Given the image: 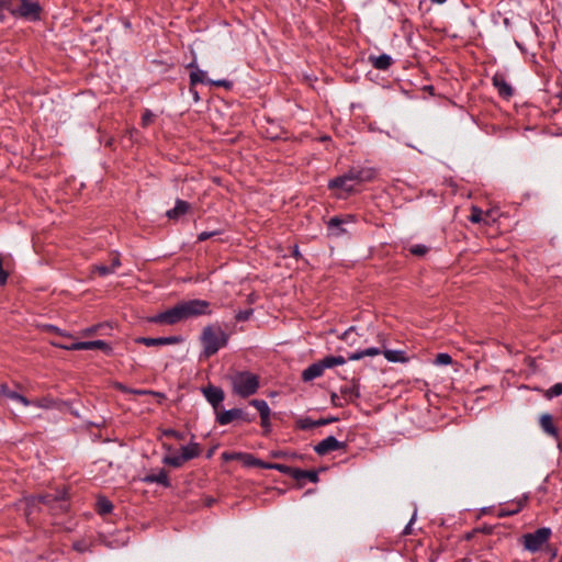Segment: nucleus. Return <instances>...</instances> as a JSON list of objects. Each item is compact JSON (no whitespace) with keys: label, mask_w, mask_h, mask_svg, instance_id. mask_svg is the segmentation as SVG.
<instances>
[{"label":"nucleus","mask_w":562,"mask_h":562,"mask_svg":"<svg viewBox=\"0 0 562 562\" xmlns=\"http://www.w3.org/2000/svg\"><path fill=\"white\" fill-rule=\"evenodd\" d=\"M353 327H350L348 330H346L342 335V339H348L349 335L352 333Z\"/></svg>","instance_id":"64"},{"label":"nucleus","mask_w":562,"mask_h":562,"mask_svg":"<svg viewBox=\"0 0 562 562\" xmlns=\"http://www.w3.org/2000/svg\"><path fill=\"white\" fill-rule=\"evenodd\" d=\"M258 468H262V469H273V463H269V462H265L262 460H260V464Z\"/></svg>","instance_id":"61"},{"label":"nucleus","mask_w":562,"mask_h":562,"mask_svg":"<svg viewBox=\"0 0 562 562\" xmlns=\"http://www.w3.org/2000/svg\"><path fill=\"white\" fill-rule=\"evenodd\" d=\"M370 61L375 69L386 70L392 65V58L387 54L370 56Z\"/></svg>","instance_id":"23"},{"label":"nucleus","mask_w":562,"mask_h":562,"mask_svg":"<svg viewBox=\"0 0 562 562\" xmlns=\"http://www.w3.org/2000/svg\"><path fill=\"white\" fill-rule=\"evenodd\" d=\"M201 453L200 445L196 442H190L188 446L181 447V456L186 461L192 460L199 457Z\"/></svg>","instance_id":"24"},{"label":"nucleus","mask_w":562,"mask_h":562,"mask_svg":"<svg viewBox=\"0 0 562 562\" xmlns=\"http://www.w3.org/2000/svg\"><path fill=\"white\" fill-rule=\"evenodd\" d=\"M57 402L49 397H43L37 402V405L43 408H52L55 407Z\"/></svg>","instance_id":"43"},{"label":"nucleus","mask_w":562,"mask_h":562,"mask_svg":"<svg viewBox=\"0 0 562 562\" xmlns=\"http://www.w3.org/2000/svg\"><path fill=\"white\" fill-rule=\"evenodd\" d=\"M15 16L23 18L29 21H37L41 19L42 7L38 1L20 0L19 7L15 9Z\"/></svg>","instance_id":"6"},{"label":"nucleus","mask_w":562,"mask_h":562,"mask_svg":"<svg viewBox=\"0 0 562 562\" xmlns=\"http://www.w3.org/2000/svg\"><path fill=\"white\" fill-rule=\"evenodd\" d=\"M547 550L550 552V554H551V559H554V558L557 557V554H558V550H557V548H552V547H549V546H548V547H547Z\"/></svg>","instance_id":"62"},{"label":"nucleus","mask_w":562,"mask_h":562,"mask_svg":"<svg viewBox=\"0 0 562 562\" xmlns=\"http://www.w3.org/2000/svg\"><path fill=\"white\" fill-rule=\"evenodd\" d=\"M270 456L272 458L279 459V458H288L289 453L282 450L271 451Z\"/></svg>","instance_id":"51"},{"label":"nucleus","mask_w":562,"mask_h":562,"mask_svg":"<svg viewBox=\"0 0 562 562\" xmlns=\"http://www.w3.org/2000/svg\"><path fill=\"white\" fill-rule=\"evenodd\" d=\"M115 389L123 392V393H131L133 394V389L127 387L126 385L122 383H115Z\"/></svg>","instance_id":"52"},{"label":"nucleus","mask_w":562,"mask_h":562,"mask_svg":"<svg viewBox=\"0 0 562 562\" xmlns=\"http://www.w3.org/2000/svg\"><path fill=\"white\" fill-rule=\"evenodd\" d=\"M109 327L106 324H98L82 330L83 336L95 335L100 329Z\"/></svg>","instance_id":"40"},{"label":"nucleus","mask_w":562,"mask_h":562,"mask_svg":"<svg viewBox=\"0 0 562 562\" xmlns=\"http://www.w3.org/2000/svg\"><path fill=\"white\" fill-rule=\"evenodd\" d=\"M252 313H254L252 308L243 310V311H239L235 315V318H236L237 322H246V321H248L250 318Z\"/></svg>","instance_id":"41"},{"label":"nucleus","mask_w":562,"mask_h":562,"mask_svg":"<svg viewBox=\"0 0 562 562\" xmlns=\"http://www.w3.org/2000/svg\"><path fill=\"white\" fill-rule=\"evenodd\" d=\"M330 401H331L334 406H337V407H342L344 406V404L340 402L339 396L336 393L331 394Z\"/></svg>","instance_id":"53"},{"label":"nucleus","mask_w":562,"mask_h":562,"mask_svg":"<svg viewBox=\"0 0 562 562\" xmlns=\"http://www.w3.org/2000/svg\"><path fill=\"white\" fill-rule=\"evenodd\" d=\"M181 336H169V337H139L135 341L138 344H143L147 347H154V346H165V345H176L180 344L182 341Z\"/></svg>","instance_id":"11"},{"label":"nucleus","mask_w":562,"mask_h":562,"mask_svg":"<svg viewBox=\"0 0 562 562\" xmlns=\"http://www.w3.org/2000/svg\"><path fill=\"white\" fill-rule=\"evenodd\" d=\"M338 422V417H327V418H321L318 420H316V424L317 426H325V425H328V424H331V423H336Z\"/></svg>","instance_id":"48"},{"label":"nucleus","mask_w":562,"mask_h":562,"mask_svg":"<svg viewBox=\"0 0 562 562\" xmlns=\"http://www.w3.org/2000/svg\"><path fill=\"white\" fill-rule=\"evenodd\" d=\"M493 86L496 88L501 98L508 100L514 94L513 87L506 81L505 76L496 72L492 78Z\"/></svg>","instance_id":"13"},{"label":"nucleus","mask_w":562,"mask_h":562,"mask_svg":"<svg viewBox=\"0 0 562 562\" xmlns=\"http://www.w3.org/2000/svg\"><path fill=\"white\" fill-rule=\"evenodd\" d=\"M273 470H277L283 474L290 475L292 479H294L296 468H292V467L281 464V463H273Z\"/></svg>","instance_id":"37"},{"label":"nucleus","mask_w":562,"mask_h":562,"mask_svg":"<svg viewBox=\"0 0 562 562\" xmlns=\"http://www.w3.org/2000/svg\"><path fill=\"white\" fill-rule=\"evenodd\" d=\"M353 218L355 217L352 215H346L344 217H340V216L331 217L327 222V229H328L329 234L335 237L341 236L342 234L346 233V229L342 226L347 223H352Z\"/></svg>","instance_id":"9"},{"label":"nucleus","mask_w":562,"mask_h":562,"mask_svg":"<svg viewBox=\"0 0 562 562\" xmlns=\"http://www.w3.org/2000/svg\"><path fill=\"white\" fill-rule=\"evenodd\" d=\"M164 435L167 436V437H172L177 440H183L184 439V435L175 430V429H166L164 430Z\"/></svg>","instance_id":"45"},{"label":"nucleus","mask_w":562,"mask_h":562,"mask_svg":"<svg viewBox=\"0 0 562 562\" xmlns=\"http://www.w3.org/2000/svg\"><path fill=\"white\" fill-rule=\"evenodd\" d=\"M150 395L157 397L158 403H161L164 400H166V395L164 393H161V392H157V391H153L151 390V394Z\"/></svg>","instance_id":"56"},{"label":"nucleus","mask_w":562,"mask_h":562,"mask_svg":"<svg viewBox=\"0 0 562 562\" xmlns=\"http://www.w3.org/2000/svg\"><path fill=\"white\" fill-rule=\"evenodd\" d=\"M543 395L548 400L562 395V383H555L553 386L544 391Z\"/></svg>","instance_id":"35"},{"label":"nucleus","mask_w":562,"mask_h":562,"mask_svg":"<svg viewBox=\"0 0 562 562\" xmlns=\"http://www.w3.org/2000/svg\"><path fill=\"white\" fill-rule=\"evenodd\" d=\"M143 482L145 483H158L165 487L170 486V481L168 479V474L165 469H160L157 474H147L143 477Z\"/></svg>","instance_id":"19"},{"label":"nucleus","mask_w":562,"mask_h":562,"mask_svg":"<svg viewBox=\"0 0 562 562\" xmlns=\"http://www.w3.org/2000/svg\"><path fill=\"white\" fill-rule=\"evenodd\" d=\"M323 370L330 369L336 366L346 363V358L342 356H328L318 361Z\"/></svg>","instance_id":"25"},{"label":"nucleus","mask_w":562,"mask_h":562,"mask_svg":"<svg viewBox=\"0 0 562 562\" xmlns=\"http://www.w3.org/2000/svg\"><path fill=\"white\" fill-rule=\"evenodd\" d=\"M188 68L192 69L190 74V86L195 87L198 83H207V81H210V79L206 78V72L198 67L195 60L191 61Z\"/></svg>","instance_id":"16"},{"label":"nucleus","mask_w":562,"mask_h":562,"mask_svg":"<svg viewBox=\"0 0 562 562\" xmlns=\"http://www.w3.org/2000/svg\"><path fill=\"white\" fill-rule=\"evenodd\" d=\"M296 426L301 430H308L315 427H318L316 420H313L310 417L300 418L296 420Z\"/></svg>","instance_id":"33"},{"label":"nucleus","mask_w":562,"mask_h":562,"mask_svg":"<svg viewBox=\"0 0 562 562\" xmlns=\"http://www.w3.org/2000/svg\"><path fill=\"white\" fill-rule=\"evenodd\" d=\"M434 363L437 366H447L452 363V358L449 353L441 352L436 356Z\"/></svg>","instance_id":"38"},{"label":"nucleus","mask_w":562,"mask_h":562,"mask_svg":"<svg viewBox=\"0 0 562 562\" xmlns=\"http://www.w3.org/2000/svg\"><path fill=\"white\" fill-rule=\"evenodd\" d=\"M381 352H383L382 349H380L378 347H371V348H367V349L350 353L348 357V360L356 361V360H360L364 357L378 356Z\"/></svg>","instance_id":"27"},{"label":"nucleus","mask_w":562,"mask_h":562,"mask_svg":"<svg viewBox=\"0 0 562 562\" xmlns=\"http://www.w3.org/2000/svg\"><path fill=\"white\" fill-rule=\"evenodd\" d=\"M324 373L323 368L321 367L319 362H314L311 366H308L305 370L302 372V380L304 382H310L316 378L322 376Z\"/></svg>","instance_id":"21"},{"label":"nucleus","mask_w":562,"mask_h":562,"mask_svg":"<svg viewBox=\"0 0 562 562\" xmlns=\"http://www.w3.org/2000/svg\"><path fill=\"white\" fill-rule=\"evenodd\" d=\"M54 346L65 349V350L100 349L106 355H111L113 351L112 347L104 340L76 341V342H72L71 345H61L59 342H54Z\"/></svg>","instance_id":"5"},{"label":"nucleus","mask_w":562,"mask_h":562,"mask_svg":"<svg viewBox=\"0 0 562 562\" xmlns=\"http://www.w3.org/2000/svg\"><path fill=\"white\" fill-rule=\"evenodd\" d=\"M229 380L233 392L243 398L254 395L259 389V376L249 371H238Z\"/></svg>","instance_id":"3"},{"label":"nucleus","mask_w":562,"mask_h":562,"mask_svg":"<svg viewBox=\"0 0 562 562\" xmlns=\"http://www.w3.org/2000/svg\"><path fill=\"white\" fill-rule=\"evenodd\" d=\"M261 426L268 430L270 427V417L268 419H261Z\"/></svg>","instance_id":"63"},{"label":"nucleus","mask_w":562,"mask_h":562,"mask_svg":"<svg viewBox=\"0 0 562 562\" xmlns=\"http://www.w3.org/2000/svg\"><path fill=\"white\" fill-rule=\"evenodd\" d=\"M482 215H483V212H482V210L480 207L472 206L469 220H470L471 223H475L476 224V223H480L483 220Z\"/></svg>","instance_id":"39"},{"label":"nucleus","mask_w":562,"mask_h":562,"mask_svg":"<svg viewBox=\"0 0 562 562\" xmlns=\"http://www.w3.org/2000/svg\"><path fill=\"white\" fill-rule=\"evenodd\" d=\"M429 251L426 245L417 244L409 247V252L416 257H424Z\"/></svg>","instance_id":"36"},{"label":"nucleus","mask_w":562,"mask_h":562,"mask_svg":"<svg viewBox=\"0 0 562 562\" xmlns=\"http://www.w3.org/2000/svg\"><path fill=\"white\" fill-rule=\"evenodd\" d=\"M356 182L350 177V172H346L345 175L337 177L329 181L328 188L329 189H341L346 193H351L356 190Z\"/></svg>","instance_id":"10"},{"label":"nucleus","mask_w":562,"mask_h":562,"mask_svg":"<svg viewBox=\"0 0 562 562\" xmlns=\"http://www.w3.org/2000/svg\"><path fill=\"white\" fill-rule=\"evenodd\" d=\"M153 114L149 111H146L142 117L143 125L146 126L151 121Z\"/></svg>","instance_id":"55"},{"label":"nucleus","mask_w":562,"mask_h":562,"mask_svg":"<svg viewBox=\"0 0 562 562\" xmlns=\"http://www.w3.org/2000/svg\"><path fill=\"white\" fill-rule=\"evenodd\" d=\"M237 454H243V452H223L222 458L225 461L239 460Z\"/></svg>","instance_id":"47"},{"label":"nucleus","mask_w":562,"mask_h":562,"mask_svg":"<svg viewBox=\"0 0 562 562\" xmlns=\"http://www.w3.org/2000/svg\"><path fill=\"white\" fill-rule=\"evenodd\" d=\"M383 355L390 362H406L408 360L405 351L403 350L384 349Z\"/></svg>","instance_id":"28"},{"label":"nucleus","mask_w":562,"mask_h":562,"mask_svg":"<svg viewBox=\"0 0 562 562\" xmlns=\"http://www.w3.org/2000/svg\"><path fill=\"white\" fill-rule=\"evenodd\" d=\"M121 266V260H120V257L119 255H115L113 258H112V261H111V266L110 268L113 269V272L115 271L116 268H119Z\"/></svg>","instance_id":"54"},{"label":"nucleus","mask_w":562,"mask_h":562,"mask_svg":"<svg viewBox=\"0 0 562 562\" xmlns=\"http://www.w3.org/2000/svg\"><path fill=\"white\" fill-rule=\"evenodd\" d=\"M0 394L4 395L13 401H19L25 406L30 405V401L25 396L16 393L14 391H11L8 387V385L4 383L0 384Z\"/></svg>","instance_id":"26"},{"label":"nucleus","mask_w":562,"mask_h":562,"mask_svg":"<svg viewBox=\"0 0 562 562\" xmlns=\"http://www.w3.org/2000/svg\"><path fill=\"white\" fill-rule=\"evenodd\" d=\"M307 479L312 483H317L319 481L318 471L317 470H302L296 468L294 480L299 482L300 486H303L302 480Z\"/></svg>","instance_id":"20"},{"label":"nucleus","mask_w":562,"mask_h":562,"mask_svg":"<svg viewBox=\"0 0 562 562\" xmlns=\"http://www.w3.org/2000/svg\"><path fill=\"white\" fill-rule=\"evenodd\" d=\"M92 270L98 272L99 276H101V277L113 273V269L110 268V266H105V265H95V266H93Z\"/></svg>","instance_id":"42"},{"label":"nucleus","mask_w":562,"mask_h":562,"mask_svg":"<svg viewBox=\"0 0 562 562\" xmlns=\"http://www.w3.org/2000/svg\"><path fill=\"white\" fill-rule=\"evenodd\" d=\"M340 393L346 402H353L356 398L360 396L359 385L357 381L352 380L350 385L342 386L340 389Z\"/></svg>","instance_id":"22"},{"label":"nucleus","mask_w":562,"mask_h":562,"mask_svg":"<svg viewBox=\"0 0 562 562\" xmlns=\"http://www.w3.org/2000/svg\"><path fill=\"white\" fill-rule=\"evenodd\" d=\"M237 418L244 419V420H246L248 423H250V422H252L255 419L254 416H249L248 413H245L240 408L227 409V411H224V412L218 413L216 415V422L220 425H227V424L232 423L234 419H237Z\"/></svg>","instance_id":"8"},{"label":"nucleus","mask_w":562,"mask_h":562,"mask_svg":"<svg viewBox=\"0 0 562 562\" xmlns=\"http://www.w3.org/2000/svg\"><path fill=\"white\" fill-rule=\"evenodd\" d=\"M38 501L45 505L54 506V504L59 503V508L61 510L67 509L66 505V495L65 493H57V494H46L38 497Z\"/></svg>","instance_id":"17"},{"label":"nucleus","mask_w":562,"mask_h":562,"mask_svg":"<svg viewBox=\"0 0 562 562\" xmlns=\"http://www.w3.org/2000/svg\"><path fill=\"white\" fill-rule=\"evenodd\" d=\"M414 521V517L411 519V521L405 526L404 530H403V535L407 536V535H411L412 533V524Z\"/></svg>","instance_id":"58"},{"label":"nucleus","mask_w":562,"mask_h":562,"mask_svg":"<svg viewBox=\"0 0 562 562\" xmlns=\"http://www.w3.org/2000/svg\"><path fill=\"white\" fill-rule=\"evenodd\" d=\"M133 394H136V395H150L151 394V390H134L133 389Z\"/></svg>","instance_id":"59"},{"label":"nucleus","mask_w":562,"mask_h":562,"mask_svg":"<svg viewBox=\"0 0 562 562\" xmlns=\"http://www.w3.org/2000/svg\"><path fill=\"white\" fill-rule=\"evenodd\" d=\"M190 92L192 93V97H193L194 101L198 102L200 100V97H199V93L195 90V88L190 86Z\"/></svg>","instance_id":"60"},{"label":"nucleus","mask_w":562,"mask_h":562,"mask_svg":"<svg viewBox=\"0 0 562 562\" xmlns=\"http://www.w3.org/2000/svg\"><path fill=\"white\" fill-rule=\"evenodd\" d=\"M97 510L100 515L110 514L113 510V504L105 497H100L97 502Z\"/></svg>","instance_id":"30"},{"label":"nucleus","mask_w":562,"mask_h":562,"mask_svg":"<svg viewBox=\"0 0 562 562\" xmlns=\"http://www.w3.org/2000/svg\"><path fill=\"white\" fill-rule=\"evenodd\" d=\"M209 306L210 303L204 300L182 301L173 307L150 317L149 321L155 324L173 325L191 317L210 314Z\"/></svg>","instance_id":"1"},{"label":"nucleus","mask_w":562,"mask_h":562,"mask_svg":"<svg viewBox=\"0 0 562 562\" xmlns=\"http://www.w3.org/2000/svg\"><path fill=\"white\" fill-rule=\"evenodd\" d=\"M218 233L215 232V231L214 232H202V233L199 234L198 240L199 241H203V240H206V239H209V238H211V237H213V236H215Z\"/></svg>","instance_id":"49"},{"label":"nucleus","mask_w":562,"mask_h":562,"mask_svg":"<svg viewBox=\"0 0 562 562\" xmlns=\"http://www.w3.org/2000/svg\"><path fill=\"white\" fill-rule=\"evenodd\" d=\"M207 83L212 85V86H216V87H223L225 89H231L233 86V83L226 79L210 80V81H207Z\"/></svg>","instance_id":"44"},{"label":"nucleus","mask_w":562,"mask_h":562,"mask_svg":"<svg viewBox=\"0 0 562 562\" xmlns=\"http://www.w3.org/2000/svg\"><path fill=\"white\" fill-rule=\"evenodd\" d=\"M190 209V204L187 201L178 199L176 201V205L173 209H170L166 212V215L170 220H178L180 216L184 215Z\"/></svg>","instance_id":"18"},{"label":"nucleus","mask_w":562,"mask_h":562,"mask_svg":"<svg viewBox=\"0 0 562 562\" xmlns=\"http://www.w3.org/2000/svg\"><path fill=\"white\" fill-rule=\"evenodd\" d=\"M551 533L552 531L549 527H542L533 532L525 533L522 536L524 548L532 553L539 551L548 542Z\"/></svg>","instance_id":"4"},{"label":"nucleus","mask_w":562,"mask_h":562,"mask_svg":"<svg viewBox=\"0 0 562 562\" xmlns=\"http://www.w3.org/2000/svg\"><path fill=\"white\" fill-rule=\"evenodd\" d=\"M202 393L206 401L213 406L216 411L221 403L224 401L225 394L224 391L218 386L207 385L202 389Z\"/></svg>","instance_id":"12"},{"label":"nucleus","mask_w":562,"mask_h":562,"mask_svg":"<svg viewBox=\"0 0 562 562\" xmlns=\"http://www.w3.org/2000/svg\"><path fill=\"white\" fill-rule=\"evenodd\" d=\"M349 172H350V177H352L356 184L372 181L376 176L375 169L368 168V167L359 168V169L352 168L349 170Z\"/></svg>","instance_id":"14"},{"label":"nucleus","mask_w":562,"mask_h":562,"mask_svg":"<svg viewBox=\"0 0 562 562\" xmlns=\"http://www.w3.org/2000/svg\"><path fill=\"white\" fill-rule=\"evenodd\" d=\"M46 328H47L48 331L56 333L57 335H59L61 337H65V338H68V339L72 338L71 335L61 331L58 327H56L54 325H48Z\"/></svg>","instance_id":"46"},{"label":"nucleus","mask_w":562,"mask_h":562,"mask_svg":"<svg viewBox=\"0 0 562 562\" xmlns=\"http://www.w3.org/2000/svg\"><path fill=\"white\" fill-rule=\"evenodd\" d=\"M539 424L543 432L551 436L555 440L559 439V429L554 425L553 417L549 413H544L540 416Z\"/></svg>","instance_id":"15"},{"label":"nucleus","mask_w":562,"mask_h":562,"mask_svg":"<svg viewBox=\"0 0 562 562\" xmlns=\"http://www.w3.org/2000/svg\"><path fill=\"white\" fill-rule=\"evenodd\" d=\"M239 457V461L243 462L245 467L251 468L256 467L258 468L260 464V459L256 458L251 453L243 452V454H237Z\"/></svg>","instance_id":"31"},{"label":"nucleus","mask_w":562,"mask_h":562,"mask_svg":"<svg viewBox=\"0 0 562 562\" xmlns=\"http://www.w3.org/2000/svg\"><path fill=\"white\" fill-rule=\"evenodd\" d=\"M346 442L337 440L334 436H328L314 447V451L318 456H325L331 451L346 450Z\"/></svg>","instance_id":"7"},{"label":"nucleus","mask_w":562,"mask_h":562,"mask_svg":"<svg viewBox=\"0 0 562 562\" xmlns=\"http://www.w3.org/2000/svg\"><path fill=\"white\" fill-rule=\"evenodd\" d=\"M227 341L228 335L220 326L209 325L204 327L201 335L203 356L210 358L226 346Z\"/></svg>","instance_id":"2"},{"label":"nucleus","mask_w":562,"mask_h":562,"mask_svg":"<svg viewBox=\"0 0 562 562\" xmlns=\"http://www.w3.org/2000/svg\"><path fill=\"white\" fill-rule=\"evenodd\" d=\"M0 5L2 7L5 13L8 12L11 15L15 16V9L16 7H19V4H16V0H0Z\"/></svg>","instance_id":"34"},{"label":"nucleus","mask_w":562,"mask_h":562,"mask_svg":"<svg viewBox=\"0 0 562 562\" xmlns=\"http://www.w3.org/2000/svg\"><path fill=\"white\" fill-rule=\"evenodd\" d=\"M251 406H254L260 414L261 419H268L270 416V407L265 400H251L249 402Z\"/></svg>","instance_id":"29"},{"label":"nucleus","mask_w":562,"mask_h":562,"mask_svg":"<svg viewBox=\"0 0 562 562\" xmlns=\"http://www.w3.org/2000/svg\"><path fill=\"white\" fill-rule=\"evenodd\" d=\"M184 462H187L184 459H182V456H166L162 459V463L172 468H181Z\"/></svg>","instance_id":"32"},{"label":"nucleus","mask_w":562,"mask_h":562,"mask_svg":"<svg viewBox=\"0 0 562 562\" xmlns=\"http://www.w3.org/2000/svg\"><path fill=\"white\" fill-rule=\"evenodd\" d=\"M72 547L78 552H83L86 550V544L83 542H75Z\"/></svg>","instance_id":"57"},{"label":"nucleus","mask_w":562,"mask_h":562,"mask_svg":"<svg viewBox=\"0 0 562 562\" xmlns=\"http://www.w3.org/2000/svg\"><path fill=\"white\" fill-rule=\"evenodd\" d=\"M520 510V506H518L516 509L513 510H501L498 516L499 517H507L517 514Z\"/></svg>","instance_id":"50"}]
</instances>
